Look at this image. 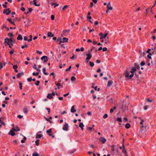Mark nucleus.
Here are the masks:
<instances>
[{
  "mask_svg": "<svg viewBox=\"0 0 156 156\" xmlns=\"http://www.w3.org/2000/svg\"><path fill=\"white\" fill-rule=\"evenodd\" d=\"M108 34L107 33H106L104 34V35L103 37H100V39L101 40L102 39H106V37L107 36Z\"/></svg>",
  "mask_w": 156,
  "mask_h": 156,
  "instance_id": "aec40b11",
  "label": "nucleus"
},
{
  "mask_svg": "<svg viewBox=\"0 0 156 156\" xmlns=\"http://www.w3.org/2000/svg\"><path fill=\"white\" fill-rule=\"evenodd\" d=\"M55 94L58 95V94L56 93L55 92L53 91L52 93L51 94V95L53 96H54Z\"/></svg>",
  "mask_w": 156,
  "mask_h": 156,
  "instance_id": "a18cd8bd",
  "label": "nucleus"
},
{
  "mask_svg": "<svg viewBox=\"0 0 156 156\" xmlns=\"http://www.w3.org/2000/svg\"><path fill=\"white\" fill-rule=\"evenodd\" d=\"M28 47V46L26 44H25L24 45H23L21 46V48H24L26 47L27 48Z\"/></svg>",
  "mask_w": 156,
  "mask_h": 156,
  "instance_id": "09e8293b",
  "label": "nucleus"
},
{
  "mask_svg": "<svg viewBox=\"0 0 156 156\" xmlns=\"http://www.w3.org/2000/svg\"><path fill=\"white\" fill-rule=\"evenodd\" d=\"M50 76L53 75V78H55V75L54 73H53V72H52V73H51L50 74Z\"/></svg>",
  "mask_w": 156,
  "mask_h": 156,
  "instance_id": "8fccbe9b",
  "label": "nucleus"
},
{
  "mask_svg": "<svg viewBox=\"0 0 156 156\" xmlns=\"http://www.w3.org/2000/svg\"><path fill=\"white\" fill-rule=\"evenodd\" d=\"M51 131L52 130H51V128L49 129H48L46 133H47L48 134V135L49 136V134H51Z\"/></svg>",
  "mask_w": 156,
  "mask_h": 156,
  "instance_id": "c756f323",
  "label": "nucleus"
},
{
  "mask_svg": "<svg viewBox=\"0 0 156 156\" xmlns=\"http://www.w3.org/2000/svg\"><path fill=\"white\" fill-rule=\"evenodd\" d=\"M29 37L30 38V39H28V41L30 42L32 40V36L31 35H30L29 36Z\"/></svg>",
  "mask_w": 156,
  "mask_h": 156,
  "instance_id": "72a5a7b5",
  "label": "nucleus"
},
{
  "mask_svg": "<svg viewBox=\"0 0 156 156\" xmlns=\"http://www.w3.org/2000/svg\"><path fill=\"white\" fill-rule=\"evenodd\" d=\"M33 156H39L37 152H34L33 153Z\"/></svg>",
  "mask_w": 156,
  "mask_h": 156,
  "instance_id": "a19ab883",
  "label": "nucleus"
},
{
  "mask_svg": "<svg viewBox=\"0 0 156 156\" xmlns=\"http://www.w3.org/2000/svg\"><path fill=\"white\" fill-rule=\"evenodd\" d=\"M28 11L27 12V13H28V12H32V9H31V8H29L28 9Z\"/></svg>",
  "mask_w": 156,
  "mask_h": 156,
  "instance_id": "052dcab7",
  "label": "nucleus"
},
{
  "mask_svg": "<svg viewBox=\"0 0 156 156\" xmlns=\"http://www.w3.org/2000/svg\"><path fill=\"white\" fill-rule=\"evenodd\" d=\"M47 98L48 99H51L53 98V96L51 94H48L47 96Z\"/></svg>",
  "mask_w": 156,
  "mask_h": 156,
  "instance_id": "5701e85b",
  "label": "nucleus"
},
{
  "mask_svg": "<svg viewBox=\"0 0 156 156\" xmlns=\"http://www.w3.org/2000/svg\"><path fill=\"white\" fill-rule=\"evenodd\" d=\"M145 63L144 62L142 61L141 62L140 65L141 66H144V65Z\"/></svg>",
  "mask_w": 156,
  "mask_h": 156,
  "instance_id": "5fc2aeb1",
  "label": "nucleus"
},
{
  "mask_svg": "<svg viewBox=\"0 0 156 156\" xmlns=\"http://www.w3.org/2000/svg\"><path fill=\"white\" fill-rule=\"evenodd\" d=\"M23 112L25 114H26L28 112V110L27 107H25L23 109Z\"/></svg>",
  "mask_w": 156,
  "mask_h": 156,
  "instance_id": "2eb2a0df",
  "label": "nucleus"
},
{
  "mask_svg": "<svg viewBox=\"0 0 156 156\" xmlns=\"http://www.w3.org/2000/svg\"><path fill=\"white\" fill-rule=\"evenodd\" d=\"M68 39L66 37H63L62 40L63 43L67 42L68 41Z\"/></svg>",
  "mask_w": 156,
  "mask_h": 156,
  "instance_id": "b1692460",
  "label": "nucleus"
},
{
  "mask_svg": "<svg viewBox=\"0 0 156 156\" xmlns=\"http://www.w3.org/2000/svg\"><path fill=\"white\" fill-rule=\"evenodd\" d=\"M148 108V106H147V105H145L144 106V110H146Z\"/></svg>",
  "mask_w": 156,
  "mask_h": 156,
  "instance_id": "338daca9",
  "label": "nucleus"
},
{
  "mask_svg": "<svg viewBox=\"0 0 156 156\" xmlns=\"http://www.w3.org/2000/svg\"><path fill=\"white\" fill-rule=\"evenodd\" d=\"M108 115L107 114H105L104 116L103 117V118L105 119L108 117Z\"/></svg>",
  "mask_w": 156,
  "mask_h": 156,
  "instance_id": "69168bd1",
  "label": "nucleus"
},
{
  "mask_svg": "<svg viewBox=\"0 0 156 156\" xmlns=\"http://www.w3.org/2000/svg\"><path fill=\"white\" fill-rule=\"evenodd\" d=\"M39 140H37L35 141V143L36 144L37 146H38L39 145Z\"/></svg>",
  "mask_w": 156,
  "mask_h": 156,
  "instance_id": "c9c22d12",
  "label": "nucleus"
},
{
  "mask_svg": "<svg viewBox=\"0 0 156 156\" xmlns=\"http://www.w3.org/2000/svg\"><path fill=\"white\" fill-rule=\"evenodd\" d=\"M22 83L21 82H20L19 83V87H20V89L21 90H22Z\"/></svg>",
  "mask_w": 156,
  "mask_h": 156,
  "instance_id": "79ce46f5",
  "label": "nucleus"
},
{
  "mask_svg": "<svg viewBox=\"0 0 156 156\" xmlns=\"http://www.w3.org/2000/svg\"><path fill=\"white\" fill-rule=\"evenodd\" d=\"M104 34L102 33H101L99 34V36H100V37H101L103 36Z\"/></svg>",
  "mask_w": 156,
  "mask_h": 156,
  "instance_id": "774afa93",
  "label": "nucleus"
},
{
  "mask_svg": "<svg viewBox=\"0 0 156 156\" xmlns=\"http://www.w3.org/2000/svg\"><path fill=\"white\" fill-rule=\"evenodd\" d=\"M24 75L23 73V72H21L20 73H19L17 74V76L18 78L22 76H23Z\"/></svg>",
  "mask_w": 156,
  "mask_h": 156,
  "instance_id": "4468645a",
  "label": "nucleus"
},
{
  "mask_svg": "<svg viewBox=\"0 0 156 156\" xmlns=\"http://www.w3.org/2000/svg\"><path fill=\"white\" fill-rule=\"evenodd\" d=\"M10 42V43H12L13 41L12 40V39L11 37H10V38L9 39L8 38H6L5 39V43H7V42Z\"/></svg>",
  "mask_w": 156,
  "mask_h": 156,
  "instance_id": "423d86ee",
  "label": "nucleus"
},
{
  "mask_svg": "<svg viewBox=\"0 0 156 156\" xmlns=\"http://www.w3.org/2000/svg\"><path fill=\"white\" fill-rule=\"evenodd\" d=\"M36 138H40L41 137L42 135L41 134H37L36 135Z\"/></svg>",
  "mask_w": 156,
  "mask_h": 156,
  "instance_id": "cd10ccee",
  "label": "nucleus"
},
{
  "mask_svg": "<svg viewBox=\"0 0 156 156\" xmlns=\"http://www.w3.org/2000/svg\"><path fill=\"white\" fill-rule=\"evenodd\" d=\"M23 38L22 37V36L21 35L19 34L17 37V40L21 41L23 40Z\"/></svg>",
  "mask_w": 156,
  "mask_h": 156,
  "instance_id": "6ab92c4d",
  "label": "nucleus"
},
{
  "mask_svg": "<svg viewBox=\"0 0 156 156\" xmlns=\"http://www.w3.org/2000/svg\"><path fill=\"white\" fill-rule=\"evenodd\" d=\"M117 120L120 122H122V119L121 117H119L117 119Z\"/></svg>",
  "mask_w": 156,
  "mask_h": 156,
  "instance_id": "37998d69",
  "label": "nucleus"
},
{
  "mask_svg": "<svg viewBox=\"0 0 156 156\" xmlns=\"http://www.w3.org/2000/svg\"><path fill=\"white\" fill-rule=\"evenodd\" d=\"M102 50H103V51H106L107 50V48H106V47H105L103 48Z\"/></svg>",
  "mask_w": 156,
  "mask_h": 156,
  "instance_id": "0e129e2a",
  "label": "nucleus"
},
{
  "mask_svg": "<svg viewBox=\"0 0 156 156\" xmlns=\"http://www.w3.org/2000/svg\"><path fill=\"white\" fill-rule=\"evenodd\" d=\"M152 50H153V51L152 53H149V55H152L154 53V52L156 50V47L154 48H152Z\"/></svg>",
  "mask_w": 156,
  "mask_h": 156,
  "instance_id": "f704fd0d",
  "label": "nucleus"
},
{
  "mask_svg": "<svg viewBox=\"0 0 156 156\" xmlns=\"http://www.w3.org/2000/svg\"><path fill=\"white\" fill-rule=\"evenodd\" d=\"M70 111L72 113L75 112H76V110L75 109V107L74 105H73Z\"/></svg>",
  "mask_w": 156,
  "mask_h": 156,
  "instance_id": "ddd939ff",
  "label": "nucleus"
},
{
  "mask_svg": "<svg viewBox=\"0 0 156 156\" xmlns=\"http://www.w3.org/2000/svg\"><path fill=\"white\" fill-rule=\"evenodd\" d=\"M68 7L67 5H64L62 8V10H64L66 9V8H67Z\"/></svg>",
  "mask_w": 156,
  "mask_h": 156,
  "instance_id": "4c0bfd02",
  "label": "nucleus"
},
{
  "mask_svg": "<svg viewBox=\"0 0 156 156\" xmlns=\"http://www.w3.org/2000/svg\"><path fill=\"white\" fill-rule=\"evenodd\" d=\"M79 127L81 128L82 130H83L84 125L83 123L80 122L79 125Z\"/></svg>",
  "mask_w": 156,
  "mask_h": 156,
  "instance_id": "dca6fc26",
  "label": "nucleus"
},
{
  "mask_svg": "<svg viewBox=\"0 0 156 156\" xmlns=\"http://www.w3.org/2000/svg\"><path fill=\"white\" fill-rule=\"evenodd\" d=\"M130 73H131V72H130V68H128L125 71V76L128 79H130L131 78H129L130 75H129V74H130Z\"/></svg>",
  "mask_w": 156,
  "mask_h": 156,
  "instance_id": "f257e3e1",
  "label": "nucleus"
},
{
  "mask_svg": "<svg viewBox=\"0 0 156 156\" xmlns=\"http://www.w3.org/2000/svg\"><path fill=\"white\" fill-rule=\"evenodd\" d=\"M99 141L103 144L105 143L106 141V140L103 137H101L99 138Z\"/></svg>",
  "mask_w": 156,
  "mask_h": 156,
  "instance_id": "0eeeda50",
  "label": "nucleus"
},
{
  "mask_svg": "<svg viewBox=\"0 0 156 156\" xmlns=\"http://www.w3.org/2000/svg\"><path fill=\"white\" fill-rule=\"evenodd\" d=\"M87 57L86 58V60H90L92 57V55L91 53H87L86 54Z\"/></svg>",
  "mask_w": 156,
  "mask_h": 156,
  "instance_id": "6e6552de",
  "label": "nucleus"
},
{
  "mask_svg": "<svg viewBox=\"0 0 156 156\" xmlns=\"http://www.w3.org/2000/svg\"><path fill=\"white\" fill-rule=\"evenodd\" d=\"M134 65L135 66H136V67L137 69H140V67L138 65H137L136 63H134Z\"/></svg>",
  "mask_w": 156,
  "mask_h": 156,
  "instance_id": "680f3d73",
  "label": "nucleus"
},
{
  "mask_svg": "<svg viewBox=\"0 0 156 156\" xmlns=\"http://www.w3.org/2000/svg\"><path fill=\"white\" fill-rule=\"evenodd\" d=\"M0 123H1V124L4 125H5V124L4 123V122L1 120V119L0 118Z\"/></svg>",
  "mask_w": 156,
  "mask_h": 156,
  "instance_id": "bf43d9fd",
  "label": "nucleus"
},
{
  "mask_svg": "<svg viewBox=\"0 0 156 156\" xmlns=\"http://www.w3.org/2000/svg\"><path fill=\"white\" fill-rule=\"evenodd\" d=\"M76 79V78L74 76H73L71 77V81H75Z\"/></svg>",
  "mask_w": 156,
  "mask_h": 156,
  "instance_id": "58836bf2",
  "label": "nucleus"
},
{
  "mask_svg": "<svg viewBox=\"0 0 156 156\" xmlns=\"http://www.w3.org/2000/svg\"><path fill=\"white\" fill-rule=\"evenodd\" d=\"M11 12V11L9 9H5L3 11V13L6 14L7 15H9Z\"/></svg>",
  "mask_w": 156,
  "mask_h": 156,
  "instance_id": "7ed1b4c3",
  "label": "nucleus"
},
{
  "mask_svg": "<svg viewBox=\"0 0 156 156\" xmlns=\"http://www.w3.org/2000/svg\"><path fill=\"white\" fill-rule=\"evenodd\" d=\"M12 130H14L15 131L18 132L20 130V129L18 127H17L16 128H12Z\"/></svg>",
  "mask_w": 156,
  "mask_h": 156,
  "instance_id": "a878e982",
  "label": "nucleus"
},
{
  "mask_svg": "<svg viewBox=\"0 0 156 156\" xmlns=\"http://www.w3.org/2000/svg\"><path fill=\"white\" fill-rule=\"evenodd\" d=\"M36 52L37 53L39 54V55H41L42 53V52L41 51H40L38 50H36Z\"/></svg>",
  "mask_w": 156,
  "mask_h": 156,
  "instance_id": "49530a36",
  "label": "nucleus"
},
{
  "mask_svg": "<svg viewBox=\"0 0 156 156\" xmlns=\"http://www.w3.org/2000/svg\"><path fill=\"white\" fill-rule=\"evenodd\" d=\"M107 8L108 10H112V7L111 6V4L110 2H109L107 5Z\"/></svg>",
  "mask_w": 156,
  "mask_h": 156,
  "instance_id": "1a4fd4ad",
  "label": "nucleus"
},
{
  "mask_svg": "<svg viewBox=\"0 0 156 156\" xmlns=\"http://www.w3.org/2000/svg\"><path fill=\"white\" fill-rule=\"evenodd\" d=\"M7 44L9 45V47L10 48H11L12 47V46H13V44L12 43H10V42H7L6 43Z\"/></svg>",
  "mask_w": 156,
  "mask_h": 156,
  "instance_id": "c85d7f7f",
  "label": "nucleus"
},
{
  "mask_svg": "<svg viewBox=\"0 0 156 156\" xmlns=\"http://www.w3.org/2000/svg\"><path fill=\"white\" fill-rule=\"evenodd\" d=\"M130 125L129 123H126L125 125V127L126 129H128L130 127Z\"/></svg>",
  "mask_w": 156,
  "mask_h": 156,
  "instance_id": "bb28decb",
  "label": "nucleus"
},
{
  "mask_svg": "<svg viewBox=\"0 0 156 156\" xmlns=\"http://www.w3.org/2000/svg\"><path fill=\"white\" fill-rule=\"evenodd\" d=\"M14 49L11 50L9 52L10 54L11 55H12L14 53Z\"/></svg>",
  "mask_w": 156,
  "mask_h": 156,
  "instance_id": "e433bc0d",
  "label": "nucleus"
},
{
  "mask_svg": "<svg viewBox=\"0 0 156 156\" xmlns=\"http://www.w3.org/2000/svg\"><path fill=\"white\" fill-rule=\"evenodd\" d=\"M55 85L58 87L57 88L58 89H59L60 87H59L61 86L60 83H56L55 82Z\"/></svg>",
  "mask_w": 156,
  "mask_h": 156,
  "instance_id": "473e14b6",
  "label": "nucleus"
},
{
  "mask_svg": "<svg viewBox=\"0 0 156 156\" xmlns=\"http://www.w3.org/2000/svg\"><path fill=\"white\" fill-rule=\"evenodd\" d=\"M45 70H46V69H45V68L44 67L42 71H43V73L45 75H48V74L47 73L45 72Z\"/></svg>",
  "mask_w": 156,
  "mask_h": 156,
  "instance_id": "7c9ffc66",
  "label": "nucleus"
},
{
  "mask_svg": "<svg viewBox=\"0 0 156 156\" xmlns=\"http://www.w3.org/2000/svg\"><path fill=\"white\" fill-rule=\"evenodd\" d=\"M108 34L107 33H106L104 34V35L103 37H100V39L101 40L102 39H106V37L107 36Z\"/></svg>",
  "mask_w": 156,
  "mask_h": 156,
  "instance_id": "412c9836",
  "label": "nucleus"
},
{
  "mask_svg": "<svg viewBox=\"0 0 156 156\" xmlns=\"http://www.w3.org/2000/svg\"><path fill=\"white\" fill-rule=\"evenodd\" d=\"M32 74L33 76H37L39 74V73L38 72L36 73H35V72H33L32 73Z\"/></svg>",
  "mask_w": 156,
  "mask_h": 156,
  "instance_id": "c03bdc74",
  "label": "nucleus"
},
{
  "mask_svg": "<svg viewBox=\"0 0 156 156\" xmlns=\"http://www.w3.org/2000/svg\"><path fill=\"white\" fill-rule=\"evenodd\" d=\"M123 149L122 150V152L124 154L126 155L127 154V152L123 144L122 145Z\"/></svg>",
  "mask_w": 156,
  "mask_h": 156,
  "instance_id": "9d476101",
  "label": "nucleus"
},
{
  "mask_svg": "<svg viewBox=\"0 0 156 156\" xmlns=\"http://www.w3.org/2000/svg\"><path fill=\"white\" fill-rule=\"evenodd\" d=\"M5 62L2 63L0 62V70L4 66H5Z\"/></svg>",
  "mask_w": 156,
  "mask_h": 156,
  "instance_id": "f3484780",
  "label": "nucleus"
},
{
  "mask_svg": "<svg viewBox=\"0 0 156 156\" xmlns=\"http://www.w3.org/2000/svg\"><path fill=\"white\" fill-rule=\"evenodd\" d=\"M47 35L48 37H53L54 36V34L50 32H48Z\"/></svg>",
  "mask_w": 156,
  "mask_h": 156,
  "instance_id": "f8f14e48",
  "label": "nucleus"
},
{
  "mask_svg": "<svg viewBox=\"0 0 156 156\" xmlns=\"http://www.w3.org/2000/svg\"><path fill=\"white\" fill-rule=\"evenodd\" d=\"M7 20L10 23H11L12 25H15V23L13 22V21H12V20L11 19H7Z\"/></svg>",
  "mask_w": 156,
  "mask_h": 156,
  "instance_id": "4be33fe9",
  "label": "nucleus"
},
{
  "mask_svg": "<svg viewBox=\"0 0 156 156\" xmlns=\"http://www.w3.org/2000/svg\"><path fill=\"white\" fill-rule=\"evenodd\" d=\"M41 59L43 61L44 63H46L48 61V58L47 56H43L41 58Z\"/></svg>",
  "mask_w": 156,
  "mask_h": 156,
  "instance_id": "20e7f679",
  "label": "nucleus"
},
{
  "mask_svg": "<svg viewBox=\"0 0 156 156\" xmlns=\"http://www.w3.org/2000/svg\"><path fill=\"white\" fill-rule=\"evenodd\" d=\"M136 71V69L134 67L132 68V69L130 70V72L131 73L130 75V78H131L134 76V73Z\"/></svg>",
  "mask_w": 156,
  "mask_h": 156,
  "instance_id": "f03ea898",
  "label": "nucleus"
},
{
  "mask_svg": "<svg viewBox=\"0 0 156 156\" xmlns=\"http://www.w3.org/2000/svg\"><path fill=\"white\" fill-rule=\"evenodd\" d=\"M40 83V81L39 80H37L36 81V82L35 83V84L36 86H38Z\"/></svg>",
  "mask_w": 156,
  "mask_h": 156,
  "instance_id": "603ef678",
  "label": "nucleus"
},
{
  "mask_svg": "<svg viewBox=\"0 0 156 156\" xmlns=\"http://www.w3.org/2000/svg\"><path fill=\"white\" fill-rule=\"evenodd\" d=\"M34 4L36 6H39L40 4H37L36 3V0H33Z\"/></svg>",
  "mask_w": 156,
  "mask_h": 156,
  "instance_id": "2f4dec72",
  "label": "nucleus"
},
{
  "mask_svg": "<svg viewBox=\"0 0 156 156\" xmlns=\"http://www.w3.org/2000/svg\"><path fill=\"white\" fill-rule=\"evenodd\" d=\"M71 68V66H69V68L68 69H66V71L67 72V71H70Z\"/></svg>",
  "mask_w": 156,
  "mask_h": 156,
  "instance_id": "6e6d98bb",
  "label": "nucleus"
},
{
  "mask_svg": "<svg viewBox=\"0 0 156 156\" xmlns=\"http://www.w3.org/2000/svg\"><path fill=\"white\" fill-rule=\"evenodd\" d=\"M14 130L12 129L10 131V134L12 136H14L15 135V133L14 132Z\"/></svg>",
  "mask_w": 156,
  "mask_h": 156,
  "instance_id": "a211bd4d",
  "label": "nucleus"
},
{
  "mask_svg": "<svg viewBox=\"0 0 156 156\" xmlns=\"http://www.w3.org/2000/svg\"><path fill=\"white\" fill-rule=\"evenodd\" d=\"M68 124L67 123H66L63 128L62 129L63 130L65 131H67L68 130Z\"/></svg>",
  "mask_w": 156,
  "mask_h": 156,
  "instance_id": "39448f33",
  "label": "nucleus"
},
{
  "mask_svg": "<svg viewBox=\"0 0 156 156\" xmlns=\"http://www.w3.org/2000/svg\"><path fill=\"white\" fill-rule=\"evenodd\" d=\"M55 18V16L54 15H51V19L52 20H54Z\"/></svg>",
  "mask_w": 156,
  "mask_h": 156,
  "instance_id": "e2e57ef3",
  "label": "nucleus"
},
{
  "mask_svg": "<svg viewBox=\"0 0 156 156\" xmlns=\"http://www.w3.org/2000/svg\"><path fill=\"white\" fill-rule=\"evenodd\" d=\"M44 117L47 121L49 122L50 123H51L52 122L51 120H50L49 119L45 117Z\"/></svg>",
  "mask_w": 156,
  "mask_h": 156,
  "instance_id": "4d7b16f0",
  "label": "nucleus"
},
{
  "mask_svg": "<svg viewBox=\"0 0 156 156\" xmlns=\"http://www.w3.org/2000/svg\"><path fill=\"white\" fill-rule=\"evenodd\" d=\"M74 152H75V150H72L71 151H70V152L69 151L68 153V154H73V153H74Z\"/></svg>",
  "mask_w": 156,
  "mask_h": 156,
  "instance_id": "de8ad7c7",
  "label": "nucleus"
},
{
  "mask_svg": "<svg viewBox=\"0 0 156 156\" xmlns=\"http://www.w3.org/2000/svg\"><path fill=\"white\" fill-rule=\"evenodd\" d=\"M13 68L14 69H16L18 68V66L17 65H14L13 66Z\"/></svg>",
  "mask_w": 156,
  "mask_h": 156,
  "instance_id": "3c124183",
  "label": "nucleus"
},
{
  "mask_svg": "<svg viewBox=\"0 0 156 156\" xmlns=\"http://www.w3.org/2000/svg\"><path fill=\"white\" fill-rule=\"evenodd\" d=\"M32 78L31 77L27 78V81L28 82H30L32 80Z\"/></svg>",
  "mask_w": 156,
  "mask_h": 156,
  "instance_id": "13d9d810",
  "label": "nucleus"
},
{
  "mask_svg": "<svg viewBox=\"0 0 156 156\" xmlns=\"http://www.w3.org/2000/svg\"><path fill=\"white\" fill-rule=\"evenodd\" d=\"M113 83V82L112 80H111L108 81L107 84V86L108 87H110Z\"/></svg>",
  "mask_w": 156,
  "mask_h": 156,
  "instance_id": "9b49d317",
  "label": "nucleus"
},
{
  "mask_svg": "<svg viewBox=\"0 0 156 156\" xmlns=\"http://www.w3.org/2000/svg\"><path fill=\"white\" fill-rule=\"evenodd\" d=\"M89 63H90V65L91 66L93 67L94 66V62H92L90 61V62Z\"/></svg>",
  "mask_w": 156,
  "mask_h": 156,
  "instance_id": "ea45409f",
  "label": "nucleus"
},
{
  "mask_svg": "<svg viewBox=\"0 0 156 156\" xmlns=\"http://www.w3.org/2000/svg\"><path fill=\"white\" fill-rule=\"evenodd\" d=\"M57 41L59 42V44H60V43H63L61 37H59L57 40Z\"/></svg>",
  "mask_w": 156,
  "mask_h": 156,
  "instance_id": "393cba45",
  "label": "nucleus"
},
{
  "mask_svg": "<svg viewBox=\"0 0 156 156\" xmlns=\"http://www.w3.org/2000/svg\"><path fill=\"white\" fill-rule=\"evenodd\" d=\"M94 89L95 90H97L98 91H99L100 90V89L99 88H98L97 89V87L96 86L94 87Z\"/></svg>",
  "mask_w": 156,
  "mask_h": 156,
  "instance_id": "864d4df0",
  "label": "nucleus"
}]
</instances>
